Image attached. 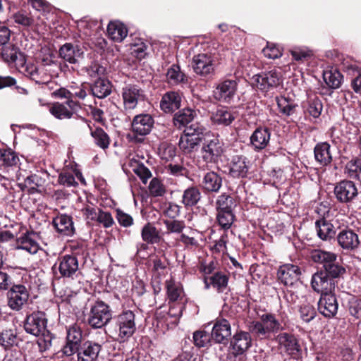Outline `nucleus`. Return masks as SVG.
Here are the masks:
<instances>
[{"label":"nucleus","mask_w":361,"mask_h":361,"mask_svg":"<svg viewBox=\"0 0 361 361\" xmlns=\"http://www.w3.org/2000/svg\"><path fill=\"white\" fill-rule=\"evenodd\" d=\"M110 328L119 343L127 341L136 331L135 313L131 310L123 311L113 318Z\"/></svg>","instance_id":"obj_1"},{"label":"nucleus","mask_w":361,"mask_h":361,"mask_svg":"<svg viewBox=\"0 0 361 361\" xmlns=\"http://www.w3.org/2000/svg\"><path fill=\"white\" fill-rule=\"evenodd\" d=\"M311 259L316 263L322 264L323 271L332 281L340 278L345 273V269L337 261V255L331 252L314 250Z\"/></svg>","instance_id":"obj_2"},{"label":"nucleus","mask_w":361,"mask_h":361,"mask_svg":"<svg viewBox=\"0 0 361 361\" xmlns=\"http://www.w3.org/2000/svg\"><path fill=\"white\" fill-rule=\"evenodd\" d=\"M224 145L218 135L207 134L204 137L200 151L201 159L204 164L201 166V161H199V167H208L209 164H217L224 154Z\"/></svg>","instance_id":"obj_3"},{"label":"nucleus","mask_w":361,"mask_h":361,"mask_svg":"<svg viewBox=\"0 0 361 361\" xmlns=\"http://www.w3.org/2000/svg\"><path fill=\"white\" fill-rule=\"evenodd\" d=\"M204 128L199 123H192L185 128L178 145L184 154L197 151L204 139Z\"/></svg>","instance_id":"obj_4"},{"label":"nucleus","mask_w":361,"mask_h":361,"mask_svg":"<svg viewBox=\"0 0 361 361\" xmlns=\"http://www.w3.org/2000/svg\"><path fill=\"white\" fill-rule=\"evenodd\" d=\"M111 319H113L112 310L109 305L102 300H97L91 305L87 322L92 328L101 329Z\"/></svg>","instance_id":"obj_5"},{"label":"nucleus","mask_w":361,"mask_h":361,"mask_svg":"<svg viewBox=\"0 0 361 361\" xmlns=\"http://www.w3.org/2000/svg\"><path fill=\"white\" fill-rule=\"evenodd\" d=\"M252 79L256 87L264 92L271 91L283 82L281 72L276 68L254 75Z\"/></svg>","instance_id":"obj_6"},{"label":"nucleus","mask_w":361,"mask_h":361,"mask_svg":"<svg viewBox=\"0 0 361 361\" xmlns=\"http://www.w3.org/2000/svg\"><path fill=\"white\" fill-rule=\"evenodd\" d=\"M276 341L281 353L297 360L302 357V348L298 339L294 334L287 332L280 333L277 335Z\"/></svg>","instance_id":"obj_7"},{"label":"nucleus","mask_w":361,"mask_h":361,"mask_svg":"<svg viewBox=\"0 0 361 361\" xmlns=\"http://www.w3.org/2000/svg\"><path fill=\"white\" fill-rule=\"evenodd\" d=\"M334 194L338 202L348 204L357 198L358 190L353 181L343 180L335 185Z\"/></svg>","instance_id":"obj_8"},{"label":"nucleus","mask_w":361,"mask_h":361,"mask_svg":"<svg viewBox=\"0 0 361 361\" xmlns=\"http://www.w3.org/2000/svg\"><path fill=\"white\" fill-rule=\"evenodd\" d=\"M82 330L79 324H73L66 328V342L62 348V353L67 356L74 355L81 346Z\"/></svg>","instance_id":"obj_9"},{"label":"nucleus","mask_w":361,"mask_h":361,"mask_svg":"<svg viewBox=\"0 0 361 361\" xmlns=\"http://www.w3.org/2000/svg\"><path fill=\"white\" fill-rule=\"evenodd\" d=\"M47 325L46 314L42 311H35L26 317L23 326L26 333L38 337L47 329Z\"/></svg>","instance_id":"obj_10"},{"label":"nucleus","mask_w":361,"mask_h":361,"mask_svg":"<svg viewBox=\"0 0 361 361\" xmlns=\"http://www.w3.org/2000/svg\"><path fill=\"white\" fill-rule=\"evenodd\" d=\"M238 80L226 79L220 82L214 90V97L221 102L231 103L236 94Z\"/></svg>","instance_id":"obj_11"},{"label":"nucleus","mask_w":361,"mask_h":361,"mask_svg":"<svg viewBox=\"0 0 361 361\" xmlns=\"http://www.w3.org/2000/svg\"><path fill=\"white\" fill-rule=\"evenodd\" d=\"M44 64L41 66H36L33 63H25L22 66L21 72L26 76L34 80L37 84H45L49 80L50 77L47 73L46 66L50 65L51 60H43Z\"/></svg>","instance_id":"obj_12"},{"label":"nucleus","mask_w":361,"mask_h":361,"mask_svg":"<svg viewBox=\"0 0 361 361\" xmlns=\"http://www.w3.org/2000/svg\"><path fill=\"white\" fill-rule=\"evenodd\" d=\"M29 298V293L23 285H13L7 292L8 306L14 311H20Z\"/></svg>","instance_id":"obj_13"},{"label":"nucleus","mask_w":361,"mask_h":361,"mask_svg":"<svg viewBox=\"0 0 361 361\" xmlns=\"http://www.w3.org/2000/svg\"><path fill=\"white\" fill-rule=\"evenodd\" d=\"M143 90L136 85L127 84L122 88V99L126 111H131L136 108L138 102L143 101Z\"/></svg>","instance_id":"obj_14"},{"label":"nucleus","mask_w":361,"mask_h":361,"mask_svg":"<svg viewBox=\"0 0 361 361\" xmlns=\"http://www.w3.org/2000/svg\"><path fill=\"white\" fill-rule=\"evenodd\" d=\"M194 72L202 77H211L214 73V58L211 54H199L192 58Z\"/></svg>","instance_id":"obj_15"},{"label":"nucleus","mask_w":361,"mask_h":361,"mask_svg":"<svg viewBox=\"0 0 361 361\" xmlns=\"http://www.w3.org/2000/svg\"><path fill=\"white\" fill-rule=\"evenodd\" d=\"M54 267L58 269L61 277L73 279L79 270L78 259L75 255H65L58 258Z\"/></svg>","instance_id":"obj_16"},{"label":"nucleus","mask_w":361,"mask_h":361,"mask_svg":"<svg viewBox=\"0 0 361 361\" xmlns=\"http://www.w3.org/2000/svg\"><path fill=\"white\" fill-rule=\"evenodd\" d=\"M301 269L298 265L284 264L279 267L277 278L279 282L286 286H293L300 278Z\"/></svg>","instance_id":"obj_17"},{"label":"nucleus","mask_w":361,"mask_h":361,"mask_svg":"<svg viewBox=\"0 0 361 361\" xmlns=\"http://www.w3.org/2000/svg\"><path fill=\"white\" fill-rule=\"evenodd\" d=\"M222 185L221 175L213 171L204 173L200 180V187L204 194L218 193L222 188Z\"/></svg>","instance_id":"obj_18"},{"label":"nucleus","mask_w":361,"mask_h":361,"mask_svg":"<svg viewBox=\"0 0 361 361\" xmlns=\"http://www.w3.org/2000/svg\"><path fill=\"white\" fill-rule=\"evenodd\" d=\"M318 310L326 318L334 317L338 310V302L333 292L323 293L317 302Z\"/></svg>","instance_id":"obj_19"},{"label":"nucleus","mask_w":361,"mask_h":361,"mask_svg":"<svg viewBox=\"0 0 361 361\" xmlns=\"http://www.w3.org/2000/svg\"><path fill=\"white\" fill-rule=\"evenodd\" d=\"M312 289L322 295L333 292L335 290L336 283L332 281L323 271L319 270L314 273L311 279Z\"/></svg>","instance_id":"obj_20"},{"label":"nucleus","mask_w":361,"mask_h":361,"mask_svg":"<svg viewBox=\"0 0 361 361\" xmlns=\"http://www.w3.org/2000/svg\"><path fill=\"white\" fill-rule=\"evenodd\" d=\"M101 350V343L94 341H86L75 353L78 361H97Z\"/></svg>","instance_id":"obj_21"},{"label":"nucleus","mask_w":361,"mask_h":361,"mask_svg":"<svg viewBox=\"0 0 361 361\" xmlns=\"http://www.w3.org/2000/svg\"><path fill=\"white\" fill-rule=\"evenodd\" d=\"M59 55L66 62L75 64L83 58L84 51L78 44L65 43L59 48Z\"/></svg>","instance_id":"obj_22"},{"label":"nucleus","mask_w":361,"mask_h":361,"mask_svg":"<svg viewBox=\"0 0 361 361\" xmlns=\"http://www.w3.org/2000/svg\"><path fill=\"white\" fill-rule=\"evenodd\" d=\"M270 137V129L259 126L254 130L250 137V145L255 152H260L268 146Z\"/></svg>","instance_id":"obj_23"},{"label":"nucleus","mask_w":361,"mask_h":361,"mask_svg":"<svg viewBox=\"0 0 361 361\" xmlns=\"http://www.w3.org/2000/svg\"><path fill=\"white\" fill-rule=\"evenodd\" d=\"M154 123V118L151 115L139 114L133 118L131 128L135 135L145 136L151 132Z\"/></svg>","instance_id":"obj_24"},{"label":"nucleus","mask_w":361,"mask_h":361,"mask_svg":"<svg viewBox=\"0 0 361 361\" xmlns=\"http://www.w3.org/2000/svg\"><path fill=\"white\" fill-rule=\"evenodd\" d=\"M252 338L248 332L240 331L231 341V353L234 356L244 354L251 346Z\"/></svg>","instance_id":"obj_25"},{"label":"nucleus","mask_w":361,"mask_h":361,"mask_svg":"<svg viewBox=\"0 0 361 361\" xmlns=\"http://www.w3.org/2000/svg\"><path fill=\"white\" fill-rule=\"evenodd\" d=\"M231 335L230 322L225 319H217L212 328L211 337L216 343H226Z\"/></svg>","instance_id":"obj_26"},{"label":"nucleus","mask_w":361,"mask_h":361,"mask_svg":"<svg viewBox=\"0 0 361 361\" xmlns=\"http://www.w3.org/2000/svg\"><path fill=\"white\" fill-rule=\"evenodd\" d=\"M337 241L338 245L348 251H353L357 249L360 245V239L358 235L350 228H344L337 235Z\"/></svg>","instance_id":"obj_27"},{"label":"nucleus","mask_w":361,"mask_h":361,"mask_svg":"<svg viewBox=\"0 0 361 361\" xmlns=\"http://www.w3.org/2000/svg\"><path fill=\"white\" fill-rule=\"evenodd\" d=\"M250 168V161L244 156H234L230 164L229 174L233 178H245Z\"/></svg>","instance_id":"obj_28"},{"label":"nucleus","mask_w":361,"mask_h":361,"mask_svg":"<svg viewBox=\"0 0 361 361\" xmlns=\"http://www.w3.org/2000/svg\"><path fill=\"white\" fill-rule=\"evenodd\" d=\"M1 56L4 61L22 68L25 63V55L13 44H8L1 48Z\"/></svg>","instance_id":"obj_29"},{"label":"nucleus","mask_w":361,"mask_h":361,"mask_svg":"<svg viewBox=\"0 0 361 361\" xmlns=\"http://www.w3.org/2000/svg\"><path fill=\"white\" fill-rule=\"evenodd\" d=\"M182 101L179 92L170 91L165 93L160 102V108L165 113H171L180 107Z\"/></svg>","instance_id":"obj_30"},{"label":"nucleus","mask_w":361,"mask_h":361,"mask_svg":"<svg viewBox=\"0 0 361 361\" xmlns=\"http://www.w3.org/2000/svg\"><path fill=\"white\" fill-rule=\"evenodd\" d=\"M54 227L57 232L66 236H72L75 233L72 217L67 214H60L52 221Z\"/></svg>","instance_id":"obj_31"},{"label":"nucleus","mask_w":361,"mask_h":361,"mask_svg":"<svg viewBox=\"0 0 361 361\" xmlns=\"http://www.w3.org/2000/svg\"><path fill=\"white\" fill-rule=\"evenodd\" d=\"M236 114L227 107L221 106L214 111L211 116V121L218 126H228L235 119Z\"/></svg>","instance_id":"obj_32"},{"label":"nucleus","mask_w":361,"mask_h":361,"mask_svg":"<svg viewBox=\"0 0 361 361\" xmlns=\"http://www.w3.org/2000/svg\"><path fill=\"white\" fill-rule=\"evenodd\" d=\"M36 235L34 233H25L17 239V247L24 250L30 254H35L39 250V244L36 240Z\"/></svg>","instance_id":"obj_33"},{"label":"nucleus","mask_w":361,"mask_h":361,"mask_svg":"<svg viewBox=\"0 0 361 361\" xmlns=\"http://www.w3.org/2000/svg\"><path fill=\"white\" fill-rule=\"evenodd\" d=\"M197 116V113L195 110L190 108H185L176 112L173 118V125L178 129L182 128L188 127V125L190 123L194 118Z\"/></svg>","instance_id":"obj_34"},{"label":"nucleus","mask_w":361,"mask_h":361,"mask_svg":"<svg viewBox=\"0 0 361 361\" xmlns=\"http://www.w3.org/2000/svg\"><path fill=\"white\" fill-rule=\"evenodd\" d=\"M111 83L106 79L99 77L90 86L92 94L99 99H104L111 93Z\"/></svg>","instance_id":"obj_35"},{"label":"nucleus","mask_w":361,"mask_h":361,"mask_svg":"<svg viewBox=\"0 0 361 361\" xmlns=\"http://www.w3.org/2000/svg\"><path fill=\"white\" fill-rule=\"evenodd\" d=\"M315 228L318 237L323 240H331L335 236L334 225L324 218H320L315 221Z\"/></svg>","instance_id":"obj_36"},{"label":"nucleus","mask_w":361,"mask_h":361,"mask_svg":"<svg viewBox=\"0 0 361 361\" xmlns=\"http://www.w3.org/2000/svg\"><path fill=\"white\" fill-rule=\"evenodd\" d=\"M331 145L324 142L317 143L314 148L315 160L322 166H327L332 161Z\"/></svg>","instance_id":"obj_37"},{"label":"nucleus","mask_w":361,"mask_h":361,"mask_svg":"<svg viewBox=\"0 0 361 361\" xmlns=\"http://www.w3.org/2000/svg\"><path fill=\"white\" fill-rule=\"evenodd\" d=\"M201 197L200 188L197 186H190L183 191L181 202L185 208L188 209L197 205Z\"/></svg>","instance_id":"obj_38"},{"label":"nucleus","mask_w":361,"mask_h":361,"mask_svg":"<svg viewBox=\"0 0 361 361\" xmlns=\"http://www.w3.org/2000/svg\"><path fill=\"white\" fill-rule=\"evenodd\" d=\"M107 34L113 41L121 42L126 37L128 30L119 22H111L107 26Z\"/></svg>","instance_id":"obj_39"},{"label":"nucleus","mask_w":361,"mask_h":361,"mask_svg":"<svg viewBox=\"0 0 361 361\" xmlns=\"http://www.w3.org/2000/svg\"><path fill=\"white\" fill-rule=\"evenodd\" d=\"M141 237L147 244H158L161 237L157 228L151 223H147L141 230Z\"/></svg>","instance_id":"obj_40"},{"label":"nucleus","mask_w":361,"mask_h":361,"mask_svg":"<svg viewBox=\"0 0 361 361\" xmlns=\"http://www.w3.org/2000/svg\"><path fill=\"white\" fill-rule=\"evenodd\" d=\"M279 112L286 116H293L296 112L298 105L294 100L285 96L276 98Z\"/></svg>","instance_id":"obj_41"},{"label":"nucleus","mask_w":361,"mask_h":361,"mask_svg":"<svg viewBox=\"0 0 361 361\" xmlns=\"http://www.w3.org/2000/svg\"><path fill=\"white\" fill-rule=\"evenodd\" d=\"M166 78L168 82L172 85H178L187 82L186 75L181 71L177 64H173L167 71Z\"/></svg>","instance_id":"obj_42"},{"label":"nucleus","mask_w":361,"mask_h":361,"mask_svg":"<svg viewBox=\"0 0 361 361\" xmlns=\"http://www.w3.org/2000/svg\"><path fill=\"white\" fill-rule=\"evenodd\" d=\"M343 76L336 69L326 70L323 73V79L326 85L331 89H337L341 85Z\"/></svg>","instance_id":"obj_43"},{"label":"nucleus","mask_w":361,"mask_h":361,"mask_svg":"<svg viewBox=\"0 0 361 361\" xmlns=\"http://www.w3.org/2000/svg\"><path fill=\"white\" fill-rule=\"evenodd\" d=\"M260 320L264 323V328L269 334L276 333L282 329L281 323L274 314H263L260 316Z\"/></svg>","instance_id":"obj_44"},{"label":"nucleus","mask_w":361,"mask_h":361,"mask_svg":"<svg viewBox=\"0 0 361 361\" xmlns=\"http://www.w3.org/2000/svg\"><path fill=\"white\" fill-rule=\"evenodd\" d=\"M216 206L217 211L233 212L236 207V202L232 196L223 193L218 197Z\"/></svg>","instance_id":"obj_45"},{"label":"nucleus","mask_w":361,"mask_h":361,"mask_svg":"<svg viewBox=\"0 0 361 361\" xmlns=\"http://www.w3.org/2000/svg\"><path fill=\"white\" fill-rule=\"evenodd\" d=\"M91 135L94 143L103 149H106L110 145V138L108 134L101 128H97L91 131Z\"/></svg>","instance_id":"obj_46"},{"label":"nucleus","mask_w":361,"mask_h":361,"mask_svg":"<svg viewBox=\"0 0 361 361\" xmlns=\"http://www.w3.org/2000/svg\"><path fill=\"white\" fill-rule=\"evenodd\" d=\"M216 219L219 225L224 229V231H226L233 224L235 219V215L233 212L217 211Z\"/></svg>","instance_id":"obj_47"},{"label":"nucleus","mask_w":361,"mask_h":361,"mask_svg":"<svg viewBox=\"0 0 361 361\" xmlns=\"http://www.w3.org/2000/svg\"><path fill=\"white\" fill-rule=\"evenodd\" d=\"M209 281H211L212 286L219 293H221L228 286V277L221 272H216L209 278Z\"/></svg>","instance_id":"obj_48"},{"label":"nucleus","mask_w":361,"mask_h":361,"mask_svg":"<svg viewBox=\"0 0 361 361\" xmlns=\"http://www.w3.org/2000/svg\"><path fill=\"white\" fill-rule=\"evenodd\" d=\"M130 166L133 172L141 179L144 184L152 177L151 171L142 163L131 161Z\"/></svg>","instance_id":"obj_49"},{"label":"nucleus","mask_w":361,"mask_h":361,"mask_svg":"<svg viewBox=\"0 0 361 361\" xmlns=\"http://www.w3.org/2000/svg\"><path fill=\"white\" fill-rule=\"evenodd\" d=\"M19 161L18 157L11 150H0V166H16Z\"/></svg>","instance_id":"obj_50"},{"label":"nucleus","mask_w":361,"mask_h":361,"mask_svg":"<svg viewBox=\"0 0 361 361\" xmlns=\"http://www.w3.org/2000/svg\"><path fill=\"white\" fill-rule=\"evenodd\" d=\"M49 111L58 119L71 118L73 116V112L63 104H54L50 108Z\"/></svg>","instance_id":"obj_51"},{"label":"nucleus","mask_w":361,"mask_h":361,"mask_svg":"<svg viewBox=\"0 0 361 361\" xmlns=\"http://www.w3.org/2000/svg\"><path fill=\"white\" fill-rule=\"evenodd\" d=\"M40 336L41 337L38 339L37 344L39 351L42 353L49 350L51 348L53 341L56 338V336L47 329Z\"/></svg>","instance_id":"obj_52"},{"label":"nucleus","mask_w":361,"mask_h":361,"mask_svg":"<svg viewBox=\"0 0 361 361\" xmlns=\"http://www.w3.org/2000/svg\"><path fill=\"white\" fill-rule=\"evenodd\" d=\"M17 343L16 332L13 329H5L0 334V345L5 348Z\"/></svg>","instance_id":"obj_53"},{"label":"nucleus","mask_w":361,"mask_h":361,"mask_svg":"<svg viewBox=\"0 0 361 361\" xmlns=\"http://www.w3.org/2000/svg\"><path fill=\"white\" fill-rule=\"evenodd\" d=\"M361 159L349 161L345 168V173L350 178L357 179L361 181V173L360 172Z\"/></svg>","instance_id":"obj_54"},{"label":"nucleus","mask_w":361,"mask_h":361,"mask_svg":"<svg viewBox=\"0 0 361 361\" xmlns=\"http://www.w3.org/2000/svg\"><path fill=\"white\" fill-rule=\"evenodd\" d=\"M300 317L303 322L309 323L317 315V312L313 305L309 303L302 304L299 309Z\"/></svg>","instance_id":"obj_55"},{"label":"nucleus","mask_w":361,"mask_h":361,"mask_svg":"<svg viewBox=\"0 0 361 361\" xmlns=\"http://www.w3.org/2000/svg\"><path fill=\"white\" fill-rule=\"evenodd\" d=\"M323 106L318 97L310 98L308 100L307 111L314 118H318L322 111Z\"/></svg>","instance_id":"obj_56"},{"label":"nucleus","mask_w":361,"mask_h":361,"mask_svg":"<svg viewBox=\"0 0 361 361\" xmlns=\"http://www.w3.org/2000/svg\"><path fill=\"white\" fill-rule=\"evenodd\" d=\"M167 233H180L185 227V222L180 220H164Z\"/></svg>","instance_id":"obj_57"},{"label":"nucleus","mask_w":361,"mask_h":361,"mask_svg":"<svg viewBox=\"0 0 361 361\" xmlns=\"http://www.w3.org/2000/svg\"><path fill=\"white\" fill-rule=\"evenodd\" d=\"M210 337L204 331H197L193 334L194 343L199 348L205 347L209 343Z\"/></svg>","instance_id":"obj_58"},{"label":"nucleus","mask_w":361,"mask_h":361,"mask_svg":"<svg viewBox=\"0 0 361 361\" xmlns=\"http://www.w3.org/2000/svg\"><path fill=\"white\" fill-rule=\"evenodd\" d=\"M150 194L154 197H161L164 195L166 190L164 185L157 178H153L149 185Z\"/></svg>","instance_id":"obj_59"},{"label":"nucleus","mask_w":361,"mask_h":361,"mask_svg":"<svg viewBox=\"0 0 361 361\" xmlns=\"http://www.w3.org/2000/svg\"><path fill=\"white\" fill-rule=\"evenodd\" d=\"M59 183L66 187L75 186L78 185L73 174L68 171L62 172L59 174Z\"/></svg>","instance_id":"obj_60"},{"label":"nucleus","mask_w":361,"mask_h":361,"mask_svg":"<svg viewBox=\"0 0 361 361\" xmlns=\"http://www.w3.org/2000/svg\"><path fill=\"white\" fill-rule=\"evenodd\" d=\"M147 46L144 42L133 44L131 47V54L139 60H142L147 56Z\"/></svg>","instance_id":"obj_61"},{"label":"nucleus","mask_w":361,"mask_h":361,"mask_svg":"<svg viewBox=\"0 0 361 361\" xmlns=\"http://www.w3.org/2000/svg\"><path fill=\"white\" fill-rule=\"evenodd\" d=\"M96 221L102 224L104 228H109L114 223L110 212H104L102 209H99V214Z\"/></svg>","instance_id":"obj_62"},{"label":"nucleus","mask_w":361,"mask_h":361,"mask_svg":"<svg viewBox=\"0 0 361 361\" xmlns=\"http://www.w3.org/2000/svg\"><path fill=\"white\" fill-rule=\"evenodd\" d=\"M116 219L119 224L123 227H129L133 224V217L119 209H116Z\"/></svg>","instance_id":"obj_63"},{"label":"nucleus","mask_w":361,"mask_h":361,"mask_svg":"<svg viewBox=\"0 0 361 361\" xmlns=\"http://www.w3.org/2000/svg\"><path fill=\"white\" fill-rule=\"evenodd\" d=\"M262 52L265 57L271 59H278L282 55L281 49L274 44H268L263 49Z\"/></svg>","instance_id":"obj_64"}]
</instances>
